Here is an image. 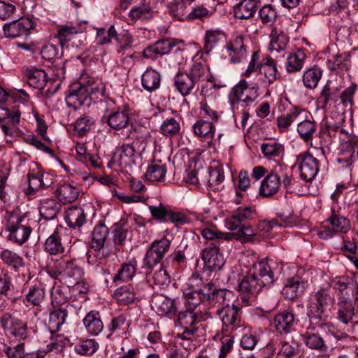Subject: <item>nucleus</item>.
Listing matches in <instances>:
<instances>
[{"label":"nucleus","mask_w":358,"mask_h":358,"mask_svg":"<svg viewBox=\"0 0 358 358\" xmlns=\"http://www.w3.org/2000/svg\"><path fill=\"white\" fill-rule=\"evenodd\" d=\"M277 263L267 258L254 262L239 280L238 291L255 295L263 288H269L275 282Z\"/></svg>","instance_id":"f257e3e1"},{"label":"nucleus","mask_w":358,"mask_h":358,"mask_svg":"<svg viewBox=\"0 0 358 358\" xmlns=\"http://www.w3.org/2000/svg\"><path fill=\"white\" fill-rule=\"evenodd\" d=\"M47 272L52 278L64 281L67 285L81 280L85 273L77 259L66 257H52L47 264Z\"/></svg>","instance_id":"f03ea898"},{"label":"nucleus","mask_w":358,"mask_h":358,"mask_svg":"<svg viewBox=\"0 0 358 358\" xmlns=\"http://www.w3.org/2000/svg\"><path fill=\"white\" fill-rule=\"evenodd\" d=\"M4 220L6 228L9 233L8 238L11 242L21 245L28 241L32 229L25 214L6 211Z\"/></svg>","instance_id":"7ed1b4c3"},{"label":"nucleus","mask_w":358,"mask_h":358,"mask_svg":"<svg viewBox=\"0 0 358 358\" xmlns=\"http://www.w3.org/2000/svg\"><path fill=\"white\" fill-rule=\"evenodd\" d=\"M206 66L201 62H194L187 71H179L173 78L176 90L182 96H187L196 88L206 74Z\"/></svg>","instance_id":"20e7f679"},{"label":"nucleus","mask_w":358,"mask_h":358,"mask_svg":"<svg viewBox=\"0 0 358 358\" xmlns=\"http://www.w3.org/2000/svg\"><path fill=\"white\" fill-rule=\"evenodd\" d=\"M334 303L335 298L329 285L321 287L310 296L308 316L310 320L313 318L321 320Z\"/></svg>","instance_id":"39448f33"},{"label":"nucleus","mask_w":358,"mask_h":358,"mask_svg":"<svg viewBox=\"0 0 358 358\" xmlns=\"http://www.w3.org/2000/svg\"><path fill=\"white\" fill-rule=\"evenodd\" d=\"M232 90L234 92V97L231 101L232 106L238 103L243 108L254 106L255 100L259 96L258 85L249 83L245 80H241Z\"/></svg>","instance_id":"423d86ee"},{"label":"nucleus","mask_w":358,"mask_h":358,"mask_svg":"<svg viewBox=\"0 0 358 358\" xmlns=\"http://www.w3.org/2000/svg\"><path fill=\"white\" fill-rule=\"evenodd\" d=\"M141 157L140 154L134 148V145L123 143L115 148L112 158L108 162V166H117L124 168L127 171H132Z\"/></svg>","instance_id":"0eeeda50"},{"label":"nucleus","mask_w":358,"mask_h":358,"mask_svg":"<svg viewBox=\"0 0 358 358\" xmlns=\"http://www.w3.org/2000/svg\"><path fill=\"white\" fill-rule=\"evenodd\" d=\"M203 292L205 295V307L215 309V314L230 303L231 292L225 289L218 288L213 282L204 285Z\"/></svg>","instance_id":"6e6552de"},{"label":"nucleus","mask_w":358,"mask_h":358,"mask_svg":"<svg viewBox=\"0 0 358 358\" xmlns=\"http://www.w3.org/2000/svg\"><path fill=\"white\" fill-rule=\"evenodd\" d=\"M171 246V241L166 237L152 242L145 252L143 258V267L152 269L159 264H162L165 255L168 252Z\"/></svg>","instance_id":"1a4fd4ad"},{"label":"nucleus","mask_w":358,"mask_h":358,"mask_svg":"<svg viewBox=\"0 0 358 358\" xmlns=\"http://www.w3.org/2000/svg\"><path fill=\"white\" fill-rule=\"evenodd\" d=\"M21 119V111L19 106L11 108L0 106V128L8 136L13 137L19 131L17 127Z\"/></svg>","instance_id":"9d476101"},{"label":"nucleus","mask_w":358,"mask_h":358,"mask_svg":"<svg viewBox=\"0 0 358 358\" xmlns=\"http://www.w3.org/2000/svg\"><path fill=\"white\" fill-rule=\"evenodd\" d=\"M296 158V162L292 168H298L300 177L304 181L313 180L319 171V160L308 151L299 154Z\"/></svg>","instance_id":"9b49d317"},{"label":"nucleus","mask_w":358,"mask_h":358,"mask_svg":"<svg viewBox=\"0 0 358 358\" xmlns=\"http://www.w3.org/2000/svg\"><path fill=\"white\" fill-rule=\"evenodd\" d=\"M0 324L6 334L25 340L29 336L27 323L9 313H4L0 317Z\"/></svg>","instance_id":"f8f14e48"},{"label":"nucleus","mask_w":358,"mask_h":358,"mask_svg":"<svg viewBox=\"0 0 358 358\" xmlns=\"http://www.w3.org/2000/svg\"><path fill=\"white\" fill-rule=\"evenodd\" d=\"M330 288H332L336 294L338 302L352 301L358 296V285L353 280L345 278H336L331 280Z\"/></svg>","instance_id":"ddd939ff"},{"label":"nucleus","mask_w":358,"mask_h":358,"mask_svg":"<svg viewBox=\"0 0 358 358\" xmlns=\"http://www.w3.org/2000/svg\"><path fill=\"white\" fill-rule=\"evenodd\" d=\"M352 301H340L337 302L336 318L342 323L348 324L352 323L358 324V296Z\"/></svg>","instance_id":"4468645a"},{"label":"nucleus","mask_w":358,"mask_h":358,"mask_svg":"<svg viewBox=\"0 0 358 358\" xmlns=\"http://www.w3.org/2000/svg\"><path fill=\"white\" fill-rule=\"evenodd\" d=\"M177 45L178 41L175 38L159 40L145 48L143 51V56L144 58L155 60L169 54Z\"/></svg>","instance_id":"2eb2a0df"},{"label":"nucleus","mask_w":358,"mask_h":358,"mask_svg":"<svg viewBox=\"0 0 358 358\" xmlns=\"http://www.w3.org/2000/svg\"><path fill=\"white\" fill-rule=\"evenodd\" d=\"M215 315L221 320L227 331H232L241 327L239 307L236 305L230 306L229 303Z\"/></svg>","instance_id":"dca6fc26"},{"label":"nucleus","mask_w":358,"mask_h":358,"mask_svg":"<svg viewBox=\"0 0 358 358\" xmlns=\"http://www.w3.org/2000/svg\"><path fill=\"white\" fill-rule=\"evenodd\" d=\"M218 247L217 243H210L202 252L204 265L210 271L220 270L224 264V258L219 252Z\"/></svg>","instance_id":"f3484780"},{"label":"nucleus","mask_w":358,"mask_h":358,"mask_svg":"<svg viewBox=\"0 0 358 358\" xmlns=\"http://www.w3.org/2000/svg\"><path fill=\"white\" fill-rule=\"evenodd\" d=\"M90 99V94L83 86L80 85V80L73 84L69 90L66 96V102L69 107L77 109Z\"/></svg>","instance_id":"a211bd4d"},{"label":"nucleus","mask_w":358,"mask_h":358,"mask_svg":"<svg viewBox=\"0 0 358 358\" xmlns=\"http://www.w3.org/2000/svg\"><path fill=\"white\" fill-rule=\"evenodd\" d=\"M52 306L53 308L50 313L48 327L51 333H56L60 331L62 325L66 323L69 315V305L62 303Z\"/></svg>","instance_id":"6ab92c4d"},{"label":"nucleus","mask_w":358,"mask_h":358,"mask_svg":"<svg viewBox=\"0 0 358 358\" xmlns=\"http://www.w3.org/2000/svg\"><path fill=\"white\" fill-rule=\"evenodd\" d=\"M327 221L332 226V228H327L320 232L322 238H328L334 236L335 232L346 233L350 228V221L343 216H340L332 211L331 215Z\"/></svg>","instance_id":"aec40b11"},{"label":"nucleus","mask_w":358,"mask_h":358,"mask_svg":"<svg viewBox=\"0 0 358 358\" xmlns=\"http://www.w3.org/2000/svg\"><path fill=\"white\" fill-rule=\"evenodd\" d=\"M108 125L113 129L120 130L127 127L130 122V113L127 106L118 108L104 116Z\"/></svg>","instance_id":"412c9836"},{"label":"nucleus","mask_w":358,"mask_h":358,"mask_svg":"<svg viewBox=\"0 0 358 358\" xmlns=\"http://www.w3.org/2000/svg\"><path fill=\"white\" fill-rule=\"evenodd\" d=\"M111 255V250L107 247H103V249H94V251L89 250L86 253L87 262L98 272L105 273L106 270L103 267Z\"/></svg>","instance_id":"4be33fe9"},{"label":"nucleus","mask_w":358,"mask_h":358,"mask_svg":"<svg viewBox=\"0 0 358 358\" xmlns=\"http://www.w3.org/2000/svg\"><path fill=\"white\" fill-rule=\"evenodd\" d=\"M213 313L206 310H187L178 313V322L182 328L197 327L201 321L207 320Z\"/></svg>","instance_id":"5701e85b"},{"label":"nucleus","mask_w":358,"mask_h":358,"mask_svg":"<svg viewBox=\"0 0 358 358\" xmlns=\"http://www.w3.org/2000/svg\"><path fill=\"white\" fill-rule=\"evenodd\" d=\"M34 28V22L29 18H20L3 26L4 34L8 38H17L27 35Z\"/></svg>","instance_id":"b1692460"},{"label":"nucleus","mask_w":358,"mask_h":358,"mask_svg":"<svg viewBox=\"0 0 358 358\" xmlns=\"http://www.w3.org/2000/svg\"><path fill=\"white\" fill-rule=\"evenodd\" d=\"M226 48L230 61L234 64L239 63L246 57V46L242 35L234 36L227 43Z\"/></svg>","instance_id":"393cba45"},{"label":"nucleus","mask_w":358,"mask_h":358,"mask_svg":"<svg viewBox=\"0 0 358 358\" xmlns=\"http://www.w3.org/2000/svg\"><path fill=\"white\" fill-rule=\"evenodd\" d=\"M315 327L311 324L307 327L306 331L301 334L302 341L309 349L324 352L327 350L324 338L315 332Z\"/></svg>","instance_id":"a878e982"},{"label":"nucleus","mask_w":358,"mask_h":358,"mask_svg":"<svg viewBox=\"0 0 358 358\" xmlns=\"http://www.w3.org/2000/svg\"><path fill=\"white\" fill-rule=\"evenodd\" d=\"M154 13L152 1L141 0L131 8L128 17L132 22H135L138 20H148L153 17Z\"/></svg>","instance_id":"bb28decb"},{"label":"nucleus","mask_w":358,"mask_h":358,"mask_svg":"<svg viewBox=\"0 0 358 358\" xmlns=\"http://www.w3.org/2000/svg\"><path fill=\"white\" fill-rule=\"evenodd\" d=\"M255 210L251 207H239L225 219V227L231 231L237 229L243 222L252 218Z\"/></svg>","instance_id":"cd10ccee"},{"label":"nucleus","mask_w":358,"mask_h":358,"mask_svg":"<svg viewBox=\"0 0 358 358\" xmlns=\"http://www.w3.org/2000/svg\"><path fill=\"white\" fill-rule=\"evenodd\" d=\"M306 282L299 277L288 278L282 288V294L289 300L301 296L305 292Z\"/></svg>","instance_id":"c85d7f7f"},{"label":"nucleus","mask_w":358,"mask_h":358,"mask_svg":"<svg viewBox=\"0 0 358 358\" xmlns=\"http://www.w3.org/2000/svg\"><path fill=\"white\" fill-rule=\"evenodd\" d=\"M294 322V314L289 310H285L275 316L272 324L280 334H287L291 331Z\"/></svg>","instance_id":"c756f323"},{"label":"nucleus","mask_w":358,"mask_h":358,"mask_svg":"<svg viewBox=\"0 0 358 358\" xmlns=\"http://www.w3.org/2000/svg\"><path fill=\"white\" fill-rule=\"evenodd\" d=\"M260 0H241L234 6V15L237 19H250L255 15Z\"/></svg>","instance_id":"7c9ffc66"},{"label":"nucleus","mask_w":358,"mask_h":358,"mask_svg":"<svg viewBox=\"0 0 358 358\" xmlns=\"http://www.w3.org/2000/svg\"><path fill=\"white\" fill-rule=\"evenodd\" d=\"M281 182L275 173V166L261 182L259 195L263 197H270L278 192Z\"/></svg>","instance_id":"2f4dec72"},{"label":"nucleus","mask_w":358,"mask_h":358,"mask_svg":"<svg viewBox=\"0 0 358 358\" xmlns=\"http://www.w3.org/2000/svg\"><path fill=\"white\" fill-rule=\"evenodd\" d=\"M152 303L153 308L159 315H167L169 317L177 315L178 306L175 300L159 296L152 299Z\"/></svg>","instance_id":"473e14b6"},{"label":"nucleus","mask_w":358,"mask_h":358,"mask_svg":"<svg viewBox=\"0 0 358 358\" xmlns=\"http://www.w3.org/2000/svg\"><path fill=\"white\" fill-rule=\"evenodd\" d=\"M79 80H80V85L87 90L90 99H97L99 95L103 94L105 85L101 79L83 73Z\"/></svg>","instance_id":"72a5a7b5"},{"label":"nucleus","mask_w":358,"mask_h":358,"mask_svg":"<svg viewBox=\"0 0 358 358\" xmlns=\"http://www.w3.org/2000/svg\"><path fill=\"white\" fill-rule=\"evenodd\" d=\"M45 296V285L41 281H36L29 287L23 302L34 306H40L44 301Z\"/></svg>","instance_id":"f704fd0d"},{"label":"nucleus","mask_w":358,"mask_h":358,"mask_svg":"<svg viewBox=\"0 0 358 358\" xmlns=\"http://www.w3.org/2000/svg\"><path fill=\"white\" fill-rule=\"evenodd\" d=\"M306 59L307 56L301 49H298L296 51L289 53L285 64L287 73L294 74L300 72Z\"/></svg>","instance_id":"c9c22d12"},{"label":"nucleus","mask_w":358,"mask_h":358,"mask_svg":"<svg viewBox=\"0 0 358 358\" xmlns=\"http://www.w3.org/2000/svg\"><path fill=\"white\" fill-rule=\"evenodd\" d=\"M65 221L70 228L79 229L86 222V213L82 207L71 206L66 210Z\"/></svg>","instance_id":"e433bc0d"},{"label":"nucleus","mask_w":358,"mask_h":358,"mask_svg":"<svg viewBox=\"0 0 358 358\" xmlns=\"http://www.w3.org/2000/svg\"><path fill=\"white\" fill-rule=\"evenodd\" d=\"M44 250L52 256L62 255L65 252L61 234L57 229H55L52 234L46 238Z\"/></svg>","instance_id":"4c0bfd02"},{"label":"nucleus","mask_w":358,"mask_h":358,"mask_svg":"<svg viewBox=\"0 0 358 358\" xmlns=\"http://www.w3.org/2000/svg\"><path fill=\"white\" fill-rule=\"evenodd\" d=\"M109 235V229L102 222H99L94 227L92 232L90 246L92 249H103L107 246V240Z\"/></svg>","instance_id":"58836bf2"},{"label":"nucleus","mask_w":358,"mask_h":358,"mask_svg":"<svg viewBox=\"0 0 358 358\" xmlns=\"http://www.w3.org/2000/svg\"><path fill=\"white\" fill-rule=\"evenodd\" d=\"M0 258L3 264L15 272H18L25 266L24 259L17 252L8 249H3L0 252Z\"/></svg>","instance_id":"ea45409f"},{"label":"nucleus","mask_w":358,"mask_h":358,"mask_svg":"<svg viewBox=\"0 0 358 358\" xmlns=\"http://www.w3.org/2000/svg\"><path fill=\"white\" fill-rule=\"evenodd\" d=\"M141 84L149 92L156 91L161 85L160 73L152 68H148L141 76Z\"/></svg>","instance_id":"a19ab883"},{"label":"nucleus","mask_w":358,"mask_h":358,"mask_svg":"<svg viewBox=\"0 0 358 358\" xmlns=\"http://www.w3.org/2000/svg\"><path fill=\"white\" fill-rule=\"evenodd\" d=\"M84 325L89 334L93 336L99 335L103 329V323L99 312L92 310L83 319Z\"/></svg>","instance_id":"79ce46f5"},{"label":"nucleus","mask_w":358,"mask_h":358,"mask_svg":"<svg viewBox=\"0 0 358 358\" xmlns=\"http://www.w3.org/2000/svg\"><path fill=\"white\" fill-rule=\"evenodd\" d=\"M113 296L120 304L128 305L134 303L138 298V292L131 285H129L117 288Z\"/></svg>","instance_id":"37998d69"},{"label":"nucleus","mask_w":358,"mask_h":358,"mask_svg":"<svg viewBox=\"0 0 358 358\" xmlns=\"http://www.w3.org/2000/svg\"><path fill=\"white\" fill-rule=\"evenodd\" d=\"M261 150L267 159H273L278 162H282L281 160L285 153L284 145L280 143L273 141L262 143Z\"/></svg>","instance_id":"c03bdc74"},{"label":"nucleus","mask_w":358,"mask_h":358,"mask_svg":"<svg viewBox=\"0 0 358 358\" xmlns=\"http://www.w3.org/2000/svg\"><path fill=\"white\" fill-rule=\"evenodd\" d=\"M56 195L63 203L74 201L79 195L78 189L70 183L60 184L56 189Z\"/></svg>","instance_id":"a18cd8bd"},{"label":"nucleus","mask_w":358,"mask_h":358,"mask_svg":"<svg viewBox=\"0 0 358 358\" xmlns=\"http://www.w3.org/2000/svg\"><path fill=\"white\" fill-rule=\"evenodd\" d=\"M62 208L60 202L55 199H48L41 201L39 211L40 215L45 220L55 219Z\"/></svg>","instance_id":"49530a36"},{"label":"nucleus","mask_w":358,"mask_h":358,"mask_svg":"<svg viewBox=\"0 0 358 358\" xmlns=\"http://www.w3.org/2000/svg\"><path fill=\"white\" fill-rule=\"evenodd\" d=\"M271 41L268 49L271 52L275 51L280 52L286 49L289 42V37L281 30L273 28L270 34Z\"/></svg>","instance_id":"de8ad7c7"},{"label":"nucleus","mask_w":358,"mask_h":358,"mask_svg":"<svg viewBox=\"0 0 358 358\" xmlns=\"http://www.w3.org/2000/svg\"><path fill=\"white\" fill-rule=\"evenodd\" d=\"M129 136H131L133 139V142L129 144L134 145V148L136 150L141 157L148 145V131L139 127L138 128H134Z\"/></svg>","instance_id":"09e8293b"},{"label":"nucleus","mask_w":358,"mask_h":358,"mask_svg":"<svg viewBox=\"0 0 358 358\" xmlns=\"http://www.w3.org/2000/svg\"><path fill=\"white\" fill-rule=\"evenodd\" d=\"M185 306L186 310L196 311L197 307L203 305L205 306V295L203 292V287L198 289L184 292Z\"/></svg>","instance_id":"8fccbe9b"},{"label":"nucleus","mask_w":358,"mask_h":358,"mask_svg":"<svg viewBox=\"0 0 358 358\" xmlns=\"http://www.w3.org/2000/svg\"><path fill=\"white\" fill-rule=\"evenodd\" d=\"M193 131L197 136L206 141H212L215 135V127L211 122L200 120L193 125Z\"/></svg>","instance_id":"3c124183"},{"label":"nucleus","mask_w":358,"mask_h":358,"mask_svg":"<svg viewBox=\"0 0 358 358\" xmlns=\"http://www.w3.org/2000/svg\"><path fill=\"white\" fill-rule=\"evenodd\" d=\"M113 240L115 250L117 252L122 251V246L124 245L125 241L129 234V229L124 223H116L112 229Z\"/></svg>","instance_id":"603ef678"},{"label":"nucleus","mask_w":358,"mask_h":358,"mask_svg":"<svg viewBox=\"0 0 358 358\" xmlns=\"http://www.w3.org/2000/svg\"><path fill=\"white\" fill-rule=\"evenodd\" d=\"M136 271V262H130L124 263L121 265L117 273L113 277V282L117 284L119 282H127L133 278Z\"/></svg>","instance_id":"864d4df0"},{"label":"nucleus","mask_w":358,"mask_h":358,"mask_svg":"<svg viewBox=\"0 0 358 358\" xmlns=\"http://www.w3.org/2000/svg\"><path fill=\"white\" fill-rule=\"evenodd\" d=\"M27 76L29 85L38 90L43 89L48 80V75L42 69H29L27 73Z\"/></svg>","instance_id":"5fc2aeb1"},{"label":"nucleus","mask_w":358,"mask_h":358,"mask_svg":"<svg viewBox=\"0 0 358 358\" xmlns=\"http://www.w3.org/2000/svg\"><path fill=\"white\" fill-rule=\"evenodd\" d=\"M322 76V69L316 66L307 69L303 75L304 86L308 89H315L317 86Z\"/></svg>","instance_id":"6e6d98bb"},{"label":"nucleus","mask_w":358,"mask_h":358,"mask_svg":"<svg viewBox=\"0 0 358 358\" xmlns=\"http://www.w3.org/2000/svg\"><path fill=\"white\" fill-rule=\"evenodd\" d=\"M338 98L339 93L337 88L331 89L329 84H326L320 92L317 102L322 108H325L329 103L337 102Z\"/></svg>","instance_id":"4d7b16f0"},{"label":"nucleus","mask_w":358,"mask_h":358,"mask_svg":"<svg viewBox=\"0 0 358 358\" xmlns=\"http://www.w3.org/2000/svg\"><path fill=\"white\" fill-rule=\"evenodd\" d=\"M224 36V33L218 29L207 30L204 36L203 50L208 54Z\"/></svg>","instance_id":"13d9d810"},{"label":"nucleus","mask_w":358,"mask_h":358,"mask_svg":"<svg viewBox=\"0 0 358 358\" xmlns=\"http://www.w3.org/2000/svg\"><path fill=\"white\" fill-rule=\"evenodd\" d=\"M224 180V174L222 167H211L209 169L208 187L213 191H219L222 188V182Z\"/></svg>","instance_id":"bf43d9fd"},{"label":"nucleus","mask_w":358,"mask_h":358,"mask_svg":"<svg viewBox=\"0 0 358 358\" xmlns=\"http://www.w3.org/2000/svg\"><path fill=\"white\" fill-rule=\"evenodd\" d=\"M166 173V164L153 163L148 166L145 176L149 181H163L165 178Z\"/></svg>","instance_id":"052dcab7"},{"label":"nucleus","mask_w":358,"mask_h":358,"mask_svg":"<svg viewBox=\"0 0 358 358\" xmlns=\"http://www.w3.org/2000/svg\"><path fill=\"white\" fill-rule=\"evenodd\" d=\"M99 348V344L94 339L80 341L74 347L75 352L80 355L91 356Z\"/></svg>","instance_id":"680f3d73"},{"label":"nucleus","mask_w":358,"mask_h":358,"mask_svg":"<svg viewBox=\"0 0 358 358\" xmlns=\"http://www.w3.org/2000/svg\"><path fill=\"white\" fill-rule=\"evenodd\" d=\"M201 234L205 239L213 241L212 243H215L217 245L222 240L229 241L235 237V234L233 233L220 232L208 227L201 229Z\"/></svg>","instance_id":"e2e57ef3"},{"label":"nucleus","mask_w":358,"mask_h":358,"mask_svg":"<svg viewBox=\"0 0 358 358\" xmlns=\"http://www.w3.org/2000/svg\"><path fill=\"white\" fill-rule=\"evenodd\" d=\"M262 71L269 84L273 83L278 77L275 61L267 56L263 59Z\"/></svg>","instance_id":"0e129e2a"},{"label":"nucleus","mask_w":358,"mask_h":358,"mask_svg":"<svg viewBox=\"0 0 358 358\" xmlns=\"http://www.w3.org/2000/svg\"><path fill=\"white\" fill-rule=\"evenodd\" d=\"M275 173H277V176L280 178V182L285 189L288 190L292 183L293 177L287 165L284 162L277 163L275 166Z\"/></svg>","instance_id":"69168bd1"},{"label":"nucleus","mask_w":358,"mask_h":358,"mask_svg":"<svg viewBox=\"0 0 358 358\" xmlns=\"http://www.w3.org/2000/svg\"><path fill=\"white\" fill-rule=\"evenodd\" d=\"M94 120L92 117L84 115L78 118L74 124V130L79 136H85L92 129Z\"/></svg>","instance_id":"338daca9"},{"label":"nucleus","mask_w":358,"mask_h":358,"mask_svg":"<svg viewBox=\"0 0 358 358\" xmlns=\"http://www.w3.org/2000/svg\"><path fill=\"white\" fill-rule=\"evenodd\" d=\"M316 128L317 125L315 122L304 120L298 124L297 131L305 142H308L313 139Z\"/></svg>","instance_id":"774afa93"}]
</instances>
